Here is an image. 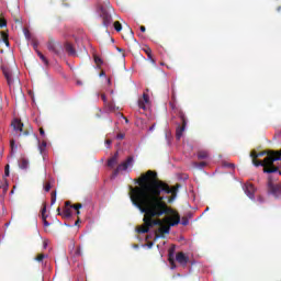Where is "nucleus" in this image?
Wrapping results in <instances>:
<instances>
[{"mask_svg":"<svg viewBox=\"0 0 281 281\" xmlns=\"http://www.w3.org/2000/svg\"><path fill=\"white\" fill-rule=\"evenodd\" d=\"M136 183L139 187H130L131 201L135 207L144 215V225L137 228L138 234H148L150 227H159L156 232V238H166V234H170V227L181 223L179 213L168 206L164 195L171 194L169 203L177 199V192L181 188L180 183L173 187L159 180L157 172L148 170L143 173Z\"/></svg>","mask_w":281,"mask_h":281,"instance_id":"nucleus-1","label":"nucleus"},{"mask_svg":"<svg viewBox=\"0 0 281 281\" xmlns=\"http://www.w3.org/2000/svg\"><path fill=\"white\" fill-rule=\"evenodd\" d=\"M250 157L252 159L254 166L258 168V166H262L263 172L267 175H273L278 172V175H281L280 168L276 165V161L281 160V150L279 153L271 151L268 154V156L262 160H258V153L256 150H252L250 153Z\"/></svg>","mask_w":281,"mask_h":281,"instance_id":"nucleus-2","label":"nucleus"},{"mask_svg":"<svg viewBox=\"0 0 281 281\" xmlns=\"http://www.w3.org/2000/svg\"><path fill=\"white\" fill-rule=\"evenodd\" d=\"M113 12V7H111V2L106 1L101 5V19L104 27H109L113 23V16L111 13Z\"/></svg>","mask_w":281,"mask_h":281,"instance_id":"nucleus-3","label":"nucleus"},{"mask_svg":"<svg viewBox=\"0 0 281 281\" xmlns=\"http://www.w3.org/2000/svg\"><path fill=\"white\" fill-rule=\"evenodd\" d=\"M178 117L181 120L182 125H179L176 130V138L179 140L183 137V133L186 132V127L188 126V119L186 117V113L183 110L178 111Z\"/></svg>","mask_w":281,"mask_h":281,"instance_id":"nucleus-4","label":"nucleus"},{"mask_svg":"<svg viewBox=\"0 0 281 281\" xmlns=\"http://www.w3.org/2000/svg\"><path fill=\"white\" fill-rule=\"evenodd\" d=\"M11 126L13 131H16V133H21L20 135H23L24 137H27V135H32V128L23 130V122L19 119H14L11 123Z\"/></svg>","mask_w":281,"mask_h":281,"instance_id":"nucleus-5","label":"nucleus"},{"mask_svg":"<svg viewBox=\"0 0 281 281\" xmlns=\"http://www.w3.org/2000/svg\"><path fill=\"white\" fill-rule=\"evenodd\" d=\"M268 192L272 194L274 199H280L281 195V184H274L271 176L268 177Z\"/></svg>","mask_w":281,"mask_h":281,"instance_id":"nucleus-6","label":"nucleus"},{"mask_svg":"<svg viewBox=\"0 0 281 281\" xmlns=\"http://www.w3.org/2000/svg\"><path fill=\"white\" fill-rule=\"evenodd\" d=\"M47 49L48 52H52V54L58 56L60 52H63V45L54 40H49L47 43Z\"/></svg>","mask_w":281,"mask_h":281,"instance_id":"nucleus-7","label":"nucleus"},{"mask_svg":"<svg viewBox=\"0 0 281 281\" xmlns=\"http://www.w3.org/2000/svg\"><path fill=\"white\" fill-rule=\"evenodd\" d=\"M244 191H245V194H247L248 198H250L251 200L255 199V196H256V187L252 183H246L244 186Z\"/></svg>","mask_w":281,"mask_h":281,"instance_id":"nucleus-8","label":"nucleus"},{"mask_svg":"<svg viewBox=\"0 0 281 281\" xmlns=\"http://www.w3.org/2000/svg\"><path fill=\"white\" fill-rule=\"evenodd\" d=\"M3 76L9 85V87H12V85H14V81L18 80L19 82V76H14V72L12 71H3Z\"/></svg>","mask_w":281,"mask_h":281,"instance_id":"nucleus-9","label":"nucleus"},{"mask_svg":"<svg viewBox=\"0 0 281 281\" xmlns=\"http://www.w3.org/2000/svg\"><path fill=\"white\" fill-rule=\"evenodd\" d=\"M146 104H150V97H148V93L144 92L143 98L138 99V109L146 111Z\"/></svg>","mask_w":281,"mask_h":281,"instance_id":"nucleus-10","label":"nucleus"},{"mask_svg":"<svg viewBox=\"0 0 281 281\" xmlns=\"http://www.w3.org/2000/svg\"><path fill=\"white\" fill-rule=\"evenodd\" d=\"M176 260L179 265H181L182 267H186V265H188L190 258H188V256H186V254H183V252H178L176 255Z\"/></svg>","mask_w":281,"mask_h":281,"instance_id":"nucleus-11","label":"nucleus"},{"mask_svg":"<svg viewBox=\"0 0 281 281\" xmlns=\"http://www.w3.org/2000/svg\"><path fill=\"white\" fill-rule=\"evenodd\" d=\"M63 218H71V202H65V209L61 213Z\"/></svg>","mask_w":281,"mask_h":281,"instance_id":"nucleus-12","label":"nucleus"},{"mask_svg":"<svg viewBox=\"0 0 281 281\" xmlns=\"http://www.w3.org/2000/svg\"><path fill=\"white\" fill-rule=\"evenodd\" d=\"M93 60H94V64L97 66V69H100L101 71H104V65H106L104 63V60L98 55H93Z\"/></svg>","mask_w":281,"mask_h":281,"instance_id":"nucleus-13","label":"nucleus"},{"mask_svg":"<svg viewBox=\"0 0 281 281\" xmlns=\"http://www.w3.org/2000/svg\"><path fill=\"white\" fill-rule=\"evenodd\" d=\"M120 158V153H115L109 160H108V168H115L117 166V159Z\"/></svg>","mask_w":281,"mask_h":281,"instance_id":"nucleus-14","label":"nucleus"},{"mask_svg":"<svg viewBox=\"0 0 281 281\" xmlns=\"http://www.w3.org/2000/svg\"><path fill=\"white\" fill-rule=\"evenodd\" d=\"M124 170H128V167H126V165L124 162L120 164L113 171V177H117V175H120V172L124 171Z\"/></svg>","mask_w":281,"mask_h":281,"instance_id":"nucleus-15","label":"nucleus"},{"mask_svg":"<svg viewBox=\"0 0 281 281\" xmlns=\"http://www.w3.org/2000/svg\"><path fill=\"white\" fill-rule=\"evenodd\" d=\"M65 49L69 56H76V48L70 43L65 44Z\"/></svg>","mask_w":281,"mask_h":281,"instance_id":"nucleus-16","label":"nucleus"},{"mask_svg":"<svg viewBox=\"0 0 281 281\" xmlns=\"http://www.w3.org/2000/svg\"><path fill=\"white\" fill-rule=\"evenodd\" d=\"M168 261H169V265H171L172 269H175V267H177L175 265V251L172 249L169 250Z\"/></svg>","mask_w":281,"mask_h":281,"instance_id":"nucleus-17","label":"nucleus"},{"mask_svg":"<svg viewBox=\"0 0 281 281\" xmlns=\"http://www.w3.org/2000/svg\"><path fill=\"white\" fill-rule=\"evenodd\" d=\"M105 106L108 108V111H110L111 113H115V111H117V109H120V108L115 106L114 102H108Z\"/></svg>","mask_w":281,"mask_h":281,"instance_id":"nucleus-18","label":"nucleus"},{"mask_svg":"<svg viewBox=\"0 0 281 281\" xmlns=\"http://www.w3.org/2000/svg\"><path fill=\"white\" fill-rule=\"evenodd\" d=\"M30 166V161H27V159H25V158H22L21 160H20V168L22 169V170H27V167Z\"/></svg>","mask_w":281,"mask_h":281,"instance_id":"nucleus-19","label":"nucleus"},{"mask_svg":"<svg viewBox=\"0 0 281 281\" xmlns=\"http://www.w3.org/2000/svg\"><path fill=\"white\" fill-rule=\"evenodd\" d=\"M125 35H126V38H133V36H135L133 29H131V26H128V25L125 29Z\"/></svg>","mask_w":281,"mask_h":281,"instance_id":"nucleus-20","label":"nucleus"},{"mask_svg":"<svg viewBox=\"0 0 281 281\" xmlns=\"http://www.w3.org/2000/svg\"><path fill=\"white\" fill-rule=\"evenodd\" d=\"M143 52H145V54L147 55V58H149V60L155 63V59H153V49H150V47L144 48Z\"/></svg>","mask_w":281,"mask_h":281,"instance_id":"nucleus-21","label":"nucleus"},{"mask_svg":"<svg viewBox=\"0 0 281 281\" xmlns=\"http://www.w3.org/2000/svg\"><path fill=\"white\" fill-rule=\"evenodd\" d=\"M210 157V154L206 150H201L198 153V159H207Z\"/></svg>","mask_w":281,"mask_h":281,"instance_id":"nucleus-22","label":"nucleus"},{"mask_svg":"<svg viewBox=\"0 0 281 281\" xmlns=\"http://www.w3.org/2000/svg\"><path fill=\"white\" fill-rule=\"evenodd\" d=\"M1 38L7 47H10V41L8 40V35L4 32L1 33Z\"/></svg>","mask_w":281,"mask_h":281,"instance_id":"nucleus-23","label":"nucleus"},{"mask_svg":"<svg viewBox=\"0 0 281 281\" xmlns=\"http://www.w3.org/2000/svg\"><path fill=\"white\" fill-rule=\"evenodd\" d=\"M45 258H47V256H46L45 254H40V255H37V256L34 258V260H35L36 262H43V260H45Z\"/></svg>","mask_w":281,"mask_h":281,"instance_id":"nucleus-24","label":"nucleus"},{"mask_svg":"<svg viewBox=\"0 0 281 281\" xmlns=\"http://www.w3.org/2000/svg\"><path fill=\"white\" fill-rule=\"evenodd\" d=\"M40 148V153L43 155V153H45V148H47V142H42L38 146Z\"/></svg>","mask_w":281,"mask_h":281,"instance_id":"nucleus-25","label":"nucleus"},{"mask_svg":"<svg viewBox=\"0 0 281 281\" xmlns=\"http://www.w3.org/2000/svg\"><path fill=\"white\" fill-rule=\"evenodd\" d=\"M279 151H274V153H277V155H278ZM271 153H273V150L257 153V157H265V155H267V157H269V155H271Z\"/></svg>","mask_w":281,"mask_h":281,"instance_id":"nucleus-26","label":"nucleus"},{"mask_svg":"<svg viewBox=\"0 0 281 281\" xmlns=\"http://www.w3.org/2000/svg\"><path fill=\"white\" fill-rule=\"evenodd\" d=\"M46 212H47V205L44 204V206L42 209V220L43 221H47Z\"/></svg>","mask_w":281,"mask_h":281,"instance_id":"nucleus-27","label":"nucleus"},{"mask_svg":"<svg viewBox=\"0 0 281 281\" xmlns=\"http://www.w3.org/2000/svg\"><path fill=\"white\" fill-rule=\"evenodd\" d=\"M114 30L116 32H122V23H120V21L114 22Z\"/></svg>","mask_w":281,"mask_h":281,"instance_id":"nucleus-28","label":"nucleus"},{"mask_svg":"<svg viewBox=\"0 0 281 281\" xmlns=\"http://www.w3.org/2000/svg\"><path fill=\"white\" fill-rule=\"evenodd\" d=\"M133 161H134L133 156H130V157H127V159L124 161V164H125L126 167L128 168V166H133Z\"/></svg>","mask_w":281,"mask_h":281,"instance_id":"nucleus-29","label":"nucleus"},{"mask_svg":"<svg viewBox=\"0 0 281 281\" xmlns=\"http://www.w3.org/2000/svg\"><path fill=\"white\" fill-rule=\"evenodd\" d=\"M8 26V21L5 19L0 18V29L3 30V27Z\"/></svg>","mask_w":281,"mask_h":281,"instance_id":"nucleus-30","label":"nucleus"},{"mask_svg":"<svg viewBox=\"0 0 281 281\" xmlns=\"http://www.w3.org/2000/svg\"><path fill=\"white\" fill-rule=\"evenodd\" d=\"M56 203V191H53L50 193V205H54Z\"/></svg>","mask_w":281,"mask_h":281,"instance_id":"nucleus-31","label":"nucleus"},{"mask_svg":"<svg viewBox=\"0 0 281 281\" xmlns=\"http://www.w3.org/2000/svg\"><path fill=\"white\" fill-rule=\"evenodd\" d=\"M24 35H25V38H27V41H32V33H30V31L27 29L24 30Z\"/></svg>","mask_w":281,"mask_h":281,"instance_id":"nucleus-32","label":"nucleus"},{"mask_svg":"<svg viewBox=\"0 0 281 281\" xmlns=\"http://www.w3.org/2000/svg\"><path fill=\"white\" fill-rule=\"evenodd\" d=\"M41 60L44 63V65H48V61H47V57H45V55H43V53H37Z\"/></svg>","mask_w":281,"mask_h":281,"instance_id":"nucleus-33","label":"nucleus"},{"mask_svg":"<svg viewBox=\"0 0 281 281\" xmlns=\"http://www.w3.org/2000/svg\"><path fill=\"white\" fill-rule=\"evenodd\" d=\"M10 148H11V153H14V150L16 149V144H15L14 139L10 140Z\"/></svg>","mask_w":281,"mask_h":281,"instance_id":"nucleus-34","label":"nucleus"},{"mask_svg":"<svg viewBox=\"0 0 281 281\" xmlns=\"http://www.w3.org/2000/svg\"><path fill=\"white\" fill-rule=\"evenodd\" d=\"M70 207H71L72 210L78 211V210L82 209V204H81V203H77V204L70 205Z\"/></svg>","mask_w":281,"mask_h":281,"instance_id":"nucleus-35","label":"nucleus"},{"mask_svg":"<svg viewBox=\"0 0 281 281\" xmlns=\"http://www.w3.org/2000/svg\"><path fill=\"white\" fill-rule=\"evenodd\" d=\"M4 177H10V165L4 167Z\"/></svg>","mask_w":281,"mask_h":281,"instance_id":"nucleus-36","label":"nucleus"},{"mask_svg":"<svg viewBox=\"0 0 281 281\" xmlns=\"http://www.w3.org/2000/svg\"><path fill=\"white\" fill-rule=\"evenodd\" d=\"M44 190L45 192H49L52 190V184L49 182H46Z\"/></svg>","mask_w":281,"mask_h":281,"instance_id":"nucleus-37","label":"nucleus"},{"mask_svg":"<svg viewBox=\"0 0 281 281\" xmlns=\"http://www.w3.org/2000/svg\"><path fill=\"white\" fill-rule=\"evenodd\" d=\"M75 256L78 257V256H82V251L80 250V247H78L75 251Z\"/></svg>","mask_w":281,"mask_h":281,"instance_id":"nucleus-38","label":"nucleus"},{"mask_svg":"<svg viewBox=\"0 0 281 281\" xmlns=\"http://www.w3.org/2000/svg\"><path fill=\"white\" fill-rule=\"evenodd\" d=\"M32 43H33L34 48L36 49L38 47V42H36V38L33 37Z\"/></svg>","mask_w":281,"mask_h":281,"instance_id":"nucleus-39","label":"nucleus"},{"mask_svg":"<svg viewBox=\"0 0 281 281\" xmlns=\"http://www.w3.org/2000/svg\"><path fill=\"white\" fill-rule=\"evenodd\" d=\"M101 100L104 102L105 106L109 102H106V94H101Z\"/></svg>","mask_w":281,"mask_h":281,"instance_id":"nucleus-40","label":"nucleus"},{"mask_svg":"<svg viewBox=\"0 0 281 281\" xmlns=\"http://www.w3.org/2000/svg\"><path fill=\"white\" fill-rule=\"evenodd\" d=\"M198 166L199 168H205V166H207V162L201 161Z\"/></svg>","mask_w":281,"mask_h":281,"instance_id":"nucleus-41","label":"nucleus"},{"mask_svg":"<svg viewBox=\"0 0 281 281\" xmlns=\"http://www.w3.org/2000/svg\"><path fill=\"white\" fill-rule=\"evenodd\" d=\"M188 223H190V221H188V218L183 217L181 224L186 226V225H188Z\"/></svg>","mask_w":281,"mask_h":281,"instance_id":"nucleus-42","label":"nucleus"},{"mask_svg":"<svg viewBox=\"0 0 281 281\" xmlns=\"http://www.w3.org/2000/svg\"><path fill=\"white\" fill-rule=\"evenodd\" d=\"M117 115H120V117H123V120H125V123L128 124V119H126V116H124V114L119 113Z\"/></svg>","mask_w":281,"mask_h":281,"instance_id":"nucleus-43","label":"nucleus"},{"mask_svg":"<svg viewBox=\"0 0 281 281\" xmlns=\"http://www.w3.org/2000/svg\"><path fill=\"white\" fill-rule=\"evenodd\" d=\"M116 139H124V134L119 133V134L116 135Z\"/></svg>","mask_w":281,"mask_h":281,"instance_id":"nucleus-44","label":"nucleus"},{"mask_svg":"<svg viewBox=\"0 0 281 281\" xmlns=\"http://www.w3.org/2000/svg\"><path fill=\"white\" fill-rule=\"evenodd\" d=\"M44 223V227H49V222H47V220H43Z\"/></svg>","mask_w":281,"mask_h":281,"instance_id":"nucleus-45","label":"nucleus"},{"mask_svg":"<svg viewBox=\"0 0 281 281\" xmlns=\"http://www.w3.org/2000/svg\"><path fill=\"white\" fill-rule=\"evenodd\" d=\"M2 71H10V68L5 67V66H1Z\"/></svg>","mask_w":281,"mask_h":281,"instance_id":"nucleus-46","label":"nucleus"},{"mask_svg":"<svg viewBox=\"0 0 281 281\" xmlns=\"http://www.w3.org/2000/svg\"><path fill=\"white\" fill-rule=\"evenodd\" d=\"M40 135H45V130H43V127L40 128Z\"/></svg>","mask_w":281,"mask_h":281,"instance_id":"nucleus-47","label":"nucleus"},{"mask_svg":"<svg viewBox=\"0 0 281 281\" xmlns=\"http://www.w3.org/2000/svg\"><path fill=\"white\" fill-rule=\"evenodd\" d=\"M105 144H108V146H111L112 140H111V139H106V140H105Z\"/></svg>","mask_w":281,"mask_h":281,"instance_id":"nucleus-48","label":"nucleus"},{"mask_svg":"<svg viewBox=\"0 0 281 281\" xmlns=\"http://www.w3.org/2000/svg\"><path fill=\"white\" fill-rule=\"evenodd\" d=\"M58 216H63V213L60 212V207L57 209Z\"/></svg>","mask_w":281,"mask_h":281,"instance_id":"nucleus-49","label":"nucleus"},{"mask_svg":"<svg viewBox=\"0 0 281 281\" xmlns=\"http://www.w3.org/2000/svg\"><path fill=\"white\" fill-rule=\"evenodd\" d=\"M99 76H100V78H102V76H106V72L101 71Z\"/></svg>","mask_w":281,"mask_h":281,"instance_id":"nucleus-50","label":"nucleus"},{"mask_svg":"<svg viewBox=\"0 0 281 281\" xmlns=\"http://www.w3.org/2000/svg\"><path fill=\"white\" fill-rule=\"evenodd\" d=\"M140 32H146V26H140Z\"/></svg>","mask_w":281,"mask_h":281,"instance_id":"nucleus-51","label":"nucleus"},{"mask_svg":"<svg viewBox=\"0 0 281 281\" xmlns=\"http://www.w3.org/2000/svg\"><path fill=\"white\" fill-rule=\"evenodd\" d=\"M80 223V217L75 222V225H78Z\"/></svg>","mask_w":281,"mask_h":281,"instance_id":"nucleus-52","label":"nucleus"},{"mask_svg":"<svg viewBox=\"0 0 281 281\" xmlns=\"http://www.w3.org/2000/svg\"><path fill=\"white\" fill-rule=\"evenodd\" d=\"M105 80H106L108 85H111V79L106 78Z\"/></svg>","mask_w":281,"mask_h":281,"instance_id":"nucleus-53","label":"nucleus"},{"mask_svg":"<svg viewBox=\"0 0 281 281\" xmlns=\"http://www.w3.org/2000/svg\"><path fill=\"white\" fill-rule=\"evenodd\" d=\"M155 130V125H151L150 127H149V131H154Z\"/></svg>","mask_w":281,"mask_h":281,"instance_id":"nucleus-54","label":"nucleus"},{"mask_svg":"<svg viewBox=\"0 0 281 281\" xmlns=\"http://www.w3.org/2000/svg\"><path fill=\"white\" fill-rule=\"evenodd\" d=\"M47 248V241H44V249Z\"/></svg>","mask_w":281,"mask_h":281,"instance_id":"nucleus-55","label":"nucleus"},{"mask_svg":"<svg viewBox=\"0 0 281 281\" xmlns=\"http://www.w3.org/2000/svg\"><path fill=\"white\" fill-rule=\"evenodd\" d=\"M77 85H82V81H80V80H77Z\"/></svg>","mask_w":281,"mask_h":281,"instance_id":"nucleus-56","label":"nucleus"},{"mask_svg":"<svg viewBox=\"0 0 281 281\" xmlns=\"http://www.w3.org/2000/svg\"><path fill=\"white\" fill-rule=\"evenodd\" d=\"M228 168H234V165L229 164V165H228Z\"/></svg>","mask_w":281,"mask_h":281,"instance_id":"nucleus-57","label":"nucleus"},{"mask_svg":"<svg viewBox=\"0 0 281 281\" xmlns=\"http://www.w3.org/2000/svg\"><path fill=\"white\" fill-rule=\"evenodd\" d=\"M258 201H259L260 203H262L263 200H262V198H259Z\"/></svg>","mask_w":281,"mask_h":281,"instance_id":"nucleus-58","label":"nucleus"},{"mask_svg":"<svg viewBox=\"0 0 281 281\" xmlns=\"http://www.w3.org/2000/svg\"><path fill=\"white\" fill-rule=\"evenodd\" d=\"M79 214H80V210L77 211V216H79Z\"/></svg>","mask_w":281,"mask_h":281,"instance_id":"nucleus-59","label":"nucleus"},{"mask_svg":"<svg viewBox=\"0 0 281 281\" xmlns=\"http://www.w3.org/2000/svg\"><path fill=\"white\" fill-rule=\"evenodd\" d=\"M210 207H206L205 212H209Z\"/></svg>","mask_w":281,"mask_h":281,"instance_id":"nucleus-60","label":"nucleus"},{"mask_svg":"<svg viewBox=\"0 0 281 281\" xmlns=\"http://www.w3.org/2000/svg\"><path fill=\"white\" fill-rule=\"evenodd\" d=\"M167 69H170V66H167Z\"/></svg>","mask_w":281,"mask_h":281,"instance_id":"nucleus-61","label":"nucleus"},{"mask_svg":"<svg viewBox=\"0 0 281 281\" xmlns=\"http://www.w3.org/2000/svg\"><path fill=\"white\" fill-rule=\"evenodd\" d=\"M160 65H164V63H160Z\"/></svg>","mask_w":281,"mask_h":281,"instance_id":"nucleus-62","label":"nucleus"}]
</instances>
